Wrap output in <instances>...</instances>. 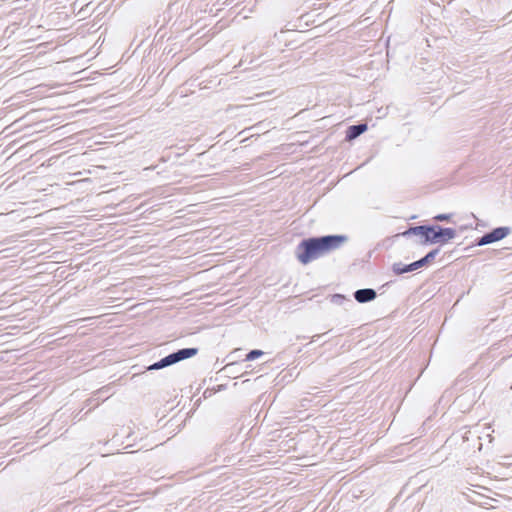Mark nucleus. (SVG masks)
I'll return each mask as SVG.
<instances>
[{
    "instance_id": "f257e3e1",
    "label": "nucleus",
    "mask_w": 512,
    "mask_h": 512,
    "mask_svg": "<svg viewBox=\"0 0 512 512\" xmlns=\"http://www.w3.org/2000/svg\"><path fill=\"white\" fill-rule=\"evenodd\" d=\"M404 237L409 235L420 236L419 244L428 246L433 244L444 245L456 237V230L450 227L434 225H417L409 227L402 233Z\"/></svg>"
},
{
    "instance_id": "f03ea898",
    "label": "nucleus",
    "mask_w": 512,
    "mask_h": 512,
    "mask_svg": "<svg viewBox=\"0 0 512 512\" xmlns=\"http://www.w3.org/2000/svg\"><path fill=\"white\" fill-rule=\"evenodd\" d=\"M295 254L299 262L304 265L324 255L317 237L303 239L297 245Z\"/></svg>"
},
{
    "instance_id": "7ed1b4c3",
    "label": "nucleus",
    "mask_w": 512,
    "mask_h": 512,
    "mask_svg": "<svg viewBox=\"0 0 512 512\" xmlns=\"http://www.w3.org/2000/svg\"><path fill=\"white\" fill-rule=\"evenodd\" d=\"M440 248H435L429 251L424 257L416 260L410 264H403L402 262H396L392 265V271L395 275H402L420 269L430 264L436 256L439 254Z\"/></svg>"
},
{
    "instance_id": "20e7f679",
    "label": "nucleus",
    "mask_w": 512,
    "mask_h": 512,
    "mask_svg": "<svg viewBox=\"0 0 512 512\" xmlns=\"http://www.w3.org/2000/svg\"><path fill=\"white\" fill-rule=\"evenodd\" d=\"M511 233V228L507 226H501L492 229L490 232L485 233L483 236L476 240L477 246H484L497 241H500L507 237Z\"/></svg>"
},
{
    "instance_id": "39448f33",
    "label": "nucleus",
    "mask_w": 512,
    "mask_h": 512,
    "mask_svg": "<svg viewBox=\"0 0 512 512\" xmlns=\"http://www.w3.org/2000/svg\"><path fill=\"white\" fill-rule=\"evenodd\" d=\"M323 254L336 250L348 241L346 235H325L317 237Z\"/></svg>"
},
{
    "instance_id": "423d86ee",
    "label": "nucleus",
    "mask_w": 512,
    "mask_h": 512,
    "mask_svg": "<svg viewBox=\"0 0 512 512\" xmlns=\"http://www.w3.org/2000/svg\"><path fill=\"white\" fill-rule=\"evenodd\" d=\"M198 351H199L198 348H194V347L182 348L173 353H170L169 355H167L163 358L169 367V366L174 365L180 361L194 357L195 355L198 354Z\"/></svg>"
},
{
    "instance_id": "0eeeda50",
    "label": "nucleus",
    "mask_w": 512,
    "mask_h": 512,
    "mask_svg": "<svg viewBox=\"0 0 512 512\" xmlns=\"http://www.w3.org/2000/svg\"><path fill=\"white\" fill-rule=\"evenodd\" d=\"M354 299L361 304L373 301L377 297V293L372 288L358 289L353 294Z\"/></svg>"
},
{
    "instance_id": "6e6552de",
    "label": "nucleus",
    "mask_w": 512,
    "mask_h": 512,
    "mask_svg": "<svg viewBox=\"0 0 512 512\" xmlns=\"http://www.w3.org/2000/svg\"><path fill=\"white\" fill-rule=\"evenodd\" d=\"M368 126L366 123H360L356 125H351L346 130V140L352 141L359 137L361 134H363L367 130Z\"/></svg>"
},
{
    "instance_id": "1a4fd4ad",
    "label": "nucleus",
    "mask_w": 512,
    "mask_h": 512,
    "mask_svg": "<svg viewBox=\"0 0 512 512\" xmlns=\"http://www.w3.org/2000/svg\"><path fill=\"white\" fill-rule=\"evenodd\" d=\"M166 367H168V365L166 364L164 358H162L159 361L149 365L146 368V370L147 371L160 370V369H163V368H166Z\"/></svg>"
},
{
    "instance_id": "9d476101",
    "label": "nucleus",
    "mask_w": 512,
    "mask_h": 512,
    "mask_svg": "<svg viewBox=\"0 0 512 512\" xmlns=\"http://www.w3.org/2000/svg\"><path fill=\"white\" fill-rule=\"evenodd\" d=\"M262 355H263V351L262 350L254 349V350L249 351L246 354L245 360L246 361H253V360L259 358Z\"/></svg>"
},
{
    "instance_id": "9b49d317",
    "label": "nucleus",
    "mask_w": 512,
    "mask_h": 512,
    "mask_svg": "<svg viewBox=\"0 0 512 512\" xmlns=\"http://www.w3.org/2000/svg\"><path fill=\"white\" fill-rule=\"evenodd\" d=\"M344 301H349L344 295L342 294H333L331 296V302L336 305H342Z\"/></svg>"
},
{
    "instance_id": "f8f14e48",
    "label": "nucleus",
    "mask_w": 512,
    "mask_h": 512,
    "mask_svg": "<svg viewBox=\"0 0 512 512\" xmlns=\"http://www.w3.org/2000/svg\"><path fill=\"white\" fill-rule=\"evenodd\" d=\"M452 217V214H438L436 216H434V220L435 221H439V222H442V221H449Z\"/></svg>"
}]
</instances>
